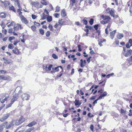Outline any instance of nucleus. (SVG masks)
Wrapping results in <instances>:
<instances>
[{"instance_id":"f257e3e1","label":"nucleus","mask_w":132,"mask_h":132,"mask_svg":"<svg viewBox=\"0 0 132 132\" xmlns=\"http://www.w3.org/2000/svg\"><path fill=\"white\" fill-rule=\"evenodd\" d=\"M62 19H60L58 21L59 23H56L54 26V28L55 29H54L53 26L51 24L48 26V28L52 32L55 33V35H57L59 32L62 26Z\"/></svg>"},{"instance_id":"f03ea898","label":"nucleus","mask_w":132,"mask_h":132,"mask_svg":"<svg viewBox=\"0 0 132 132\" xmlns=\"http://www.w3.org/2000/svg\"><path fill=\"white\" fill-rule=\"evenodd\" d=\"M104 90V88H103V89H100L98 91V93H100L101 94L99 96L98 98L95 100L93 103V106H95V104H96L97 103V101L100 99H101L103 97H105L107 96L108 93L106 91H104L103 92Z\"/></svg>"},{"instance_id":"7ed1b4c3","label":"nucleus","mask_w":132,"mask_h":132,"mask_svg":"<svg viewBox=\"0 0 132 132\" xmlns=\"http://www.w3.org/2000/svg\"><path fill=\"white\" fill-rule=\"evenodd\" d=\"M25 121V118L22 116H21L19 119L15 120V124L16 125H19Z\"/></svg>"},{"instance_id":"20e7f679","label":"nucleus","mask_w":132,"mask_h":132,"mask_svg":"<svg viewBox=\"0 0 132 132\" xmlns=\"http://www.w3.org/2000/svg\"><path fill=\"white\" fill-rule=\"evenodd\" d=\"M30 4L32 7H34L37 9L42 8L43 7V5L40 4L38 2H32L30 3Z\"/></svg>"},{"instance_id":"39448f33","label":"nucleus","mask_w":132,"mask_h":132,"mask_svg":"<svg viewBox=\"0 0 132 132\" xmlns=\"http://www.w3.org/2000/svg\"><path fill=\"white\" fill-rule=\"evenodd\" d=\"M59 68H60L61 69H62V71L60 72V74L58 75V76L59 77H60L62 75L63 72V69L61 66H59L57 67H55V68H53L52 69V72H56L59 71Z\"/></svg>"},{"instance_id":"423d86ee","label":"nucleus","mask_w":132,"mask_h":132,"mask_svg":"<svg viewBox=\"0 0 132 132\" xmlns=\"http://www.w3.org/2000/svg\"><path fill=\"white\" fill-rule=\"evenodd\" d=\"M101 17L107 23H109L111 20V18L108 15H105L103 14L101 15Z\"/></svg>"},{"instance_id":"0eeeda50","label":"nucleus","mask_w":132,"mask_h":132,"mask_svg":"<svg viewBox=\"0 0 132 132\" xmlns=\"http://www.w3.org/2000/svg\"><path fill=\"white\" fill-rule=\"evenodd\" d=\"M30 97V95L26 93H23L21 95V97L23 101L28 100Z\"/></svg>"},{"instance_id":"6e6552de","label":"nucleus","mask_w":132,"mask_h":132,"mask_svg":"<svg viewBox=\"0 0 132 132\" xmlns=\"http://www.w3.org/2000/svg\"><path fill=\"white\" fill-rule=\"evenodd\" d=\"M106 11H109L111 16H113L114 18H117L118 17V15H115L114 14V11L110 9V8H108L106 9Z\"/></svg>"},{"instance_id":"1a4fd4ad","label":"nucleus","mask_w":132,"mask_h":132,"mask_svg":"<svg viewBox=\"0 0 132 132\" xmlns=\"http://www.w3.org/2000/svg\"><path fill=\"white\" fill-rule=\"evenodd\" d=\"M13 53L15 54L19 55L21 54L22 51L21 49H18L17 47H15L12 50Z\"/></svg>"},{"instance_id":"9d476101","label":"nucleus","mask_w":132,"mask_h":132,"mask_svg":"<svg viewBox=\"0 0 132 132\" xmlns=\"http://www.w3.org/2000/svg\"><path fill=\"white\" fill-rule=\"evenodd\" d=\"M85 27L87 29H84V31L86 32V33L84 34L83 35V36L86 35V36H88V29L91 30L93 29V28L92 26H89L87 25L85 26Z\"/></svg>"},{"instance_id":"9b49d317","label":"nucleus","mask_w":132,"mask_h":132,"mask_svg":"<svg viewBox=\"0 0 132 132\" xmlns=\"http://www.w3.org/2000/svg\"><path fill=\"white\" fill-rule=\"evenodd\" d=\"M10 114L9 113L4 115L0 119V121L3 122L5 121L10 117Z\"/></svg>"},{"instance_id":"f8f14e48","label":"nucleus","mask_w":132,"mask_h":132,"mask_svg":"<svg viewBox=\"0 0 132 132\" xmlns=\"http://www.w3.org/2000/svg\"><path fill=\"white\" fill-rule=\"evenodd\" d=\"M19 95L18 93H15L13 95V98L11 100V102L14 103L15 101H16L19 98Z\"/></svg>"},{"instance_id":"ddd939ff","label":"nucleus","mask_w":132,"mask_h":132,"mask_svg":"<svg viewBox=\"0 0 132 132\" xmlns=\"http://www.w3.org/2000/svg\"><path fill=\"white\" fill-rule=\"evenodd\" d=\"M0 79L9 81L11 80L10 77L9 76H4L3 75H0Z\"/></svg>"},{"instance_id":"4468645a","label":"nucleus","mask_w":132,"mask_h":132,"mask_svg":"<svg viewBox=\"0 0 132 132\" xmlns=\"http://www.w3.org/2000/svg\"><path fill=\"white\" fill-rule=\"evenodd\" d=\"M132 53V50L128 49L127 50L126 53L124 54V55L126 57H128L131 55Z\"/></svg>"},{"instance_id":"2eb2a0df","label":"nucleus","mask_w":132,"mask_h":132,"mask_svg":"<svg viewBox=\"0 0 132 132\" xmlns=\"http://www.w3.org/2000/svg\"><path fill=\"white\" fill-rule=\"evenodd\" d=\"M23 28L21 25L19 24H17L13 27L14 29L15 30H18L20 29H21Z\"/></svg>"},{"instance_id":"dca6fc26","label":"nucleus","mask_w":132,"mask_h":132,"mask_svg":"<svg viewBox=\"0 0 132 132\" xmlns=\"http://www.w3.org/2000/svg\"><path fill=\"white\" fill-rule=\"evenodd\" d=\"M106 41V40L105 39L103 38L99 39L98 40V44L100 46H102L103 45L102 44L104 42H105Z\"/></svg>"},{"instance_id":"f3484780","label":"nucleus","mask_w":132,"mask_h":132,"mask_svg":"<svg viewBox=\"0 0 132 132\" xmlns=\"http://www.w3.org/2000/svg\"><path fill=\"white\" fill-rule=\"evenodd\" d=\"M20 18L22 22H23L26 24H27L28 23V20L23 15L21 16Z\"/></svg>"},{"instance_id":"a211bd4d","label":"nucleus","mask_w":132,"mask_h":132,"mask_svg":"<svg viewBox=\"0 0 132 132\" xmlns=\"http://www.w3.org/2000/svg\"><path fill=\"white\" fill-rule=\"evenodd\" d=\"M126 47L127 48H129L131 46H132V39H130L129 40L128 42L127 43L126 45Z\"/></svg>"},{"instance_id":"6ab92c4d","label":"nucleus","mask_w":132,"mask_h":132,"mask_svg":"<svg viewBox=\"0 0 132 132\" xmlns=\"http://www.w3.org/2000/svg\"><path fill=\"white\" fill-rule=\"evenodd\" d=\"M8 123L7 121H5L4 123L0 125V132L2 131L4 129V128L5 127V125Z\"/></svg>"},{"instance_id":"aec40b11","label":"nucleus","mask_w":132,"mask_h":132,"mask_svg":"<svg viewBox=\"0 0 132 132\" xmlns=\"http://www.w3.org/2000/svg\"><path fill=\"white\" fill-rule=\"evenodd\" d=\"M116 31L117 30H115L110 33V37L111 39H113L114 38Z\"/></svg>"},{"instance_id":"412c9836","label":"nucleus","mask_w":132,"mask_h":132,"mask_svg":"<svg viewBox=\"0 0 132 132\" xmlns=\"http://www.w3.org/2000/svg\"><path fill=\"white\" fill-rule=\"evenodd\" d=\"M82 19L81 20V22H82L85 25H87L88 23V18L86 17H84L82 18Z\"/></svg>"},{"instance_id":"4be33fe9","label":"nucleus","mask_w":132,"mask_h":132,"mask_svg":"<svg viewBox=\"0 0 132 132\" xmlns=\"http://www.w3.org/2000/svg\"><path fill=\"white\" fill-rule=\"evenodd\" d=\"M86 61L85 60H83L81 59L80 60V66L81 68L83 67L86 64Z\"/></svg>"},{"instance_id":"5701e85b","label":"nucleus","mask_w":132,"mask_h":132,"mask_svg":"<svg viewBox=\"0 0 132 132\" xmlns=\"http://www.w3.org/2000/svg\"><path fill=\"white\" fill-rule=\"evenodd\" d=\"M37 122L36 121H32L31 122H30V123H29V124H28L27 125V126H28L29 127H31L32 126L35 125L36 124H37Z\"/></svg>"},{"instance_id":"b1692460","label":"nucleus","mask_w":132,"mask_h":132,"mask_svg":"<svg viewBox=\"0 0 132 132\" xmlns=\"http://www.w3.org/2000/svg\"><path fill=\"white\" fill-rule=\"evenodd\" d=\"M9 9L10 10L12 11L15 13H16V10L14 7L13 5L9 6Z\"/></svg>"},{"instance_id":"393cba45","label":"nucleus","mask_w":132,"mask_h":132,"mask_svg":"<svg viewBox=\"0 0 132 132\" xmlns=\"http://www.w3.org/2000/svg\"><path fill=\"white\" fill-rule=\"evenodd\" d=\"M117 38L119 39H120L123 37V35L121 33H118L116 36Z\"/></svg>"},{"instance_id":"a878e982","label":"nucleus","mask_w":132,"mask_h":132,"mask_svg":"<svg viewBox=\"0 0 132 132\" xmlns=\"http://www.w3.org/2000/svg\"><path fill=\"white\" fill-rule=\"evenodd\" d=\"M52 66L53 65L52 64L48 66V65H46L45 67V70L46 71H50Z\"/></svg>"},{"instance_id":"bb28decb","label":"nucleus","mask_w":132,"mask_h":132,"mask_svg":"<svg viewBox=\"0 0 132 132\" xmlns=\"http://www.w3.org/2000/svg\"><path fill=\"white\" fill-rule=\"evenodd\" d=\"M61 14L63 17H65L67 15L65 9H63L61 10Z\"/></svg>"},{"instance_id":"cd10ccee","label":"nucleus","mask_w":132,"mask_h":132,"mask_svg":"<svg viewBox=\"0 0 132 132\" xmlns=\"http://www.w3.org/2000/svg\"><path fill=\"white\" fill-rule=\"evenodd\" d=\"M22 9L21 7V8H19L17 10V12L18 13L19 15L20 16V17L21 16L23 15H22V12H21V11L22 10Z\"/></svg>"},{"instance_id":"c85d7f7f","label":"nucleus","mask_w":132,"mask_h":132,"mask_svg":"<svg viewBox=\"0 0 132 132\" xmlns=\"http://www.w3.org/2000/svg\"><path fill=\"white\" fill-rule=\"evenodd\" d=\"M4 28V26L2 27V32L3 34L6 35L7 34V31L6 29H5Z\"/></svg>"},{"instance_id":"c756f323","label":"nucleus","mask_w":132,"mask_h":132,"mask_svg":"<svg viewBox=\"0 0 132 132\" xmlns=\"http://www.w3.org/2000/svg\"><path fill=\"white\" fill-rule=\"evenodd\" d=\"M47 15H46L44 13H43L41 15V19L44 20L46 19Z\"/></svg>"},{"instance_id":"7c9ffc66","label":"nucleus","mask_w":132,"mask_h":132,"mask_svg":"<svg viewBox=\"0 0 132 132\" xmlns=\"http://www.w3.org/2000/svg\"><path fill=\"white\" fill-rule=\"evenodd\" d=\"M3 60L5 61V63L7 64H9L10 63V62L7 60L5 57H3Z\"/></svg>"},{"instance_id":"2f4dec72","label":"nucleus","mask_w":132,"mask_h":132,"mask_svg":"<svg viewBox=\"0 0 132 132\" xmlns=\"http://www.w3.org/2000/svg\"><path fill=\"white\" fill-rule=\"evenodd\" d=\"M75 106L77 105H80L81 104V103L79 102V100H76L74 102Z\"/></svg>"},{"instance_id":"473e14b6","label":"nucleus","mask_w":132,"mask_h":132,"mask_svg":"<svg viewBox=\"0 0 132 132\" xmlns=\"http://www.w3.org/2000/svg\"><path fill=\"white\" fill-rule=\"evenodd\" d=\"M46 18L47 19V21L49 22H51L52 20V17L50 16H47Z\"/></svg>"},{"instance_id":"72a5a7b5","label":"nucleus","mask_w":132,"mask_h":132,"mask_svg":"<svg viewBox=\"0 0 132 132\" xmlns=\"http://www.w3.org/2000/svg\"><path fill=\"white\" fill-rule=\"evenodd\" d=\"M9 98V96H6L4 99L1 101V102L2 103H4L5 101H6Z\"/></svg>"},{"instance_id":"f704fd0d","label":"nucleus","mask_w":132,"mask_h":132,"mask_svg":"<svg viewBox=\"0 0 132 132\" xmlns=\"http://www.w3.org/2000/svg\"><path fill=\"white\" fill-rule=\"evenodd\" d=\"M40 33L42 35H43L44 34V30L42 28H40L39 29Z\"/></svg>"},{"instance_id":"c9c22d12","label":"nucleus","mask_w":132,"mask_h":132,"mask_svg":"<svg viewBox=\"0 0 132 132\" xmlns=\"http://www.w3.org/2000/svg\"><path fill=\"white\" fill-rule=\"evenodd\" d=\"M60 10V7L58 6H57L55 8V12H59Z\"/></svg>"},{"instance_id":"e433bc0d","label":"nucleus","mask_w":132,"mask_h":132,"mask_svg":"<svg viewBox=\"0 0 132 132\" xmlns=\"http://www.w3.org/2000/svg\"><path fill=\"white\" fill-rule=\"evenodd\" d=\"M6 17V15L5 13L3 12L1 13L0 15V17L4 18H5Z\"/></svg>"},{"instance_id":"4c0bfd02","label":"nucleus","mask_w":132,"mask_h":132,"mask_svg":"<svg viewBox=\"0 0 132 132\" xmlns=\"http://www.w3.org/2000/svg\"><path fill=\"white\" fill-rule=\"evenodd\" d=\"M41 3L42 5H47V2L45 0H42Z\"/></svg>"},{"instance_id":"58836bf2","label":"nucleus","mask_w":132,"mask_h":132,"mask_svg":"<svg viewBox=\"0 0 132 132\" xmlns=\"http://www.w3.org/2000/svg\"><path fill=\"white\" fill-rule=\"evenodd\" d=\"M31 28L32 31H36V27L34 25H32L31 27Z\"/></svg>"},{"instance_id":"ea45409f","label":"nucleus","mask_w":132,"mask_h":132,"mask_svg":"<svg viewBox=\"0 0 132 132\" xmlns=\"http://www.w3.org/2000/svg\"><path fill=\"white\" fill-rule=\"evenodd\" d=\"M34 129V128L33 127L29 128L26 130L24 132H31V131L33 130Z\"/></svg>"},{"instance_id":"a19ab883","label":"nucleus","mask_w":132,"mask_h":132,"mask_svg":"<svg viewBox=\"0 0 132 132\" xmlns=\"http://www.w3.org/2000/svg\"><path fill=\"white\" fill-rule=\"evenodd\" d=\"M16 3L17 4L19 8H21V6L19 0H16Z\"/></svg>"},{"instance_id":"79ce46f5","label":"nucleus","mask_w":132,"mask_h":132,"mask_svg":"<svg viewBox=\"0 0 132 132\" xmlns=\"http://www.w3.org/2000/svg\"><path fill=\"white\" fill-rule=\"evenodd\" d=\"M4 4L5 7H6L10 5V3L9 2L7 1L4 2Z\"/></svg>"},{"instance_id":"37998d69","label":"nucleus","mask_w":132,"mask_h":132,"mask_svg":"<svg viewBox=\"0 0 132 132\" xmlns=\"http://www.w3.org/2000/svg\"><path fill=\"white\" fill-rule=\"evenodd\" d=\"M126 62L130 63H132V59H131V58H128L126 61Z\"/></svg>"},{"instance_id":"c03bdc74","label":"nucleus","mask_w":132,"mask_h":132,"mask_svg":"<svg viewBox=\"0 0 132 132\" xmlns=\"http://www.w3.org/2000/svg\"><path fill=\"white\" fill-rule=\"evenodd\" d=\"M105 82L104 81H102L99 83V84H101V86L102 87H104L105 85Z\"/></svg>"},{"instance_id":"a18cd8bd","label":"nucleus","mask_w":132,"mask_h":132,"mask_svg":"<svg viewBox=\"0 0 132 132\" xmlns=\"http://www.w3.org/2000/svg\"><path fill=\"white\" fill-rule=\"evenodd\" d=\"M8 46V48L9 49H12L14 47V46L12 44H9Z\"/></svg>"},{"instance_id":"49530a36","label":"nucleus","mask_w":132,"mask_h":132,"mask_svg":"<svg viewBox=\"0 0 132 132\" xmlns=\"http://www.w3.org/2000/svg\"><path fill=\"white\" fill-rule=\"evenodd\" d=\"M15 39V37L14 36L10 37L9 38V40L11 42H12V40Z\"/></svg>"},{"instance_id":"de8ad7c7","label":"nucleus","mask_w":132,"mask_h":132,"mask_svg":"<svg viewBox=\"0 0 132 132\" xmlns=\"http://www.w3.org/2000/svg\"><path fill=\"white\" fill-rule=\"evenodd\" d=\"M87 116L89 118H91L94 116V115L91 114L90 112H89L87 114Z\"/></svg>"},{"instance_id":"09e8293b","label":"nucleus","mask_w":132,"mask_h":132,"mask_svg":"<svg viewBox=\"0 0 132 132\" xmlns=\"http://www.w3.org/2000/svg\"><path fill=\"white\" fill-rule=\"evenodd\" d=\"M52 57L54 59H56L58 58V57L55 54L53 53L52 55Z\"/></svg>"},{"instance_id":"8fccbe9b","label":"nucleus","mask_w":132,"mask_h":132,"mask_svg":"<svg viewBox=\"0 0 132 132\" xmlns=\"http://www.w3.org/2000/svg\"><path fill=\"white\" fill-rule=\"evenodd\" d=\"M34 25L36 27H37L40 26V24L39 23L35 21L34 22Z\"/></svg>"},{"instance_id":"3c124183","label":"nucleus","mask_w":132,"mask_h":132,"mask_svg":"<svg viewBox=\"0 0 132 132\" xmlns=\"http://www.w3.org/2000/svg\"><path fill=\"white\" fill-rule=\"evenodd\" d=\"M94 20L93 19L91 18L90 19L89 21L90 24L91 25H92V24H93L94 23Z\"/></svg>"},{"instance_id":"603ef678","label":"nucleus","mask_w":132,"mask_h":132,"mask_svg":"<svg viewBox=\"0 0 132 132\" xmlns=\"http://www.w3.org/2000/svg\"><path fill=\"white\" fill-rule=\"evenodd\" d=\"M51 32L50 31H47L46 34V36L48 37L51 35Z\"/></svg>"},{"instance_id":"864d4df0","label":"nucleus","mask_w":132,"mask_h":132,"mask_svg":"<svg viewBox=\"0 0 132 132\" xmlns=\"http://www.w3.org/2000/svg\"><path fill=\"white\" fill-rule=\"evenodd\" d=\"M13 102L11 101V103L10 104H8L7 105H6V108L7 109V108L11 107L12 106V104L13 103Z\"/></svg>"},{"instance_id":"5fc2aeb1","label":"nucleus","mask_w":132,"mask_h":132,"mask_svg":"<svg viewBox=\"0 0 132 132\" xmlns=\"http://www.w3.org/2000/svg\"><path fill=\"white\" fill-rule=\"evenodd\" d=\"M120 113L121 114H125L126 113V111H125L122 108L120 109Z\"/></svg>"},{"instance_id":"6e6d98bb","label":"nucleus","mask_w":132,"mask_h":132,"mask_svg":"<svg viewBox=\"0 0 132 132\" xmlns=\"http://www.w3.org/2000/svg\"><path fill=\"white\" fill-rule=\"evenodd\" d=\"M81 119V118L80 117H79L77 118H73L72 119V120H74L76 119H77V121H80V120Z\"/></svg>"},{"instance_id":"4d7b16f0","label":"nucleus","mask_w":132,"mask_h":132,"mask_svg":"<svg viewBox=\"0 0 132 132\" xmlns=\"http://www.w3.org/2000/svg\"><path fill=\"white\" fill-rule=\"evenodd\" d=\"M55 17L56 18H58L59 17L60 14L58 13H55L54 14Z\"/></svg>"},{"instance_id":"13d9d810","label":"nucleus","mask_w":132,"mask_h":132,"mask_svg":"<svg viewBox=\"0 0 132 132\" xmlns=\"http://www.w3.org/2000/svg\"><path fill=\"white\" fill-rule=\"evenodd\" d=\"M31 17L34 20L36 19L37 17V16H36L35 15L33 14L31 15Z\"/></svg>"},{"instance_id":"bf43d9fd","label":"nucleus","mask_w":132,"mask_h":132,"mask_svg":"<svg viewBox=\"0 0 132 132\" xmlns=\"http://www.w3.org/2000/svg\"><path fill=\"white\" fill-rule=\"evenodd\" d=\"M70 2H72V5L73 6L74 4L76 3V0H70Z\"/></svg>"},{"instance_id":"052dcab7","label":"nucleus","mask_w":132,"mask_h":132,"mask_svg":"<svg viewBox=\"0 0 132 132\" xmlns=\"http://www.w3.org/2000/svg\"><path fill=\"white\" fill-rule=\"evenodd\" d=\"M90 129L92 131H94V126L92 124L90 125Z\"/></svg>"},{"instance_id":"680f3d73","label":"nucleus","mask_w":132,"mask_h":132,"mask_svg":"<svg viewBox=\"0 0 132 132\" xmlns=\"http://www.w3.org/2000/svg\"><path fill=\"white\" fill-rule=\"evenodd\" d=\"M13 29L12 28L9 29L8 30V33H13Z\"/></svg>"},{"instance_id":"e2e57ef3","label":"nucleus","mask_w":132,"mask_h":132,"mask_svg":"<svg viewBox=\"0 0 132 132\" xmlns=\"http://www.w3.org/2000/svg\"><path fill=\"white\" fill-rule=\"evenodd\" d=\"M13 22H11L10 23L7 25L8 27H10L11 26H12L13 25Z\"/></svg>"},{"instance_id":"0e129e2a","label":"nucleus","mask_w":132,"mask_h":132,"mask_svg":"<svg viewBox=\"0 0 132 132\" xmlns=\"http://www.w3.org/2000/svg\"><path fill=\"white\" fill-rule=\"evenodd\" d=\"M6 71L4 70H0V74L5 73H6Z\"/></svg>"},{"instance_id":"69168bd1","label":"nucleus","mask_w":132,"mask_h":132,"mask_svg":"<svg viewBox=\"0 0 132 132\" xmlns=\"http://www.w3.org/2000/svg\"><path fill=\"white\" fill-rule=\"evenodd\" d=\"M119 43V40L118 39H116L115 41V44L116 45H118Z\"/></svg>"},{"instance_id":"338daca9","label":"nucleus","mask_w":132,"mask_h":132,"mask_svg":"<svg viewBox=\"0 0 132 132\" xmlns=\"http://www.w3.org/2000/svg\"><path fill=\"white\" fill-rule=\"evenodd\" d=\"M78 50L80 52L82 50L81 49V45H78Z\"/></svg>"},{"instance_id":"774afa93","label":"nucleus","mask_w":132,"mask_h":132,"mask_svg":"<svg viewBox=\"0 0 132 132\" xmlns=\"http://www.w3.org/2000/svg\"><path fill=\"white\" fill-rule=\"evenodd\" d=\"M11 127V125L9 124V125H7L6 126V128L7 129H9Z\"/></svg>"}]
</instances>
